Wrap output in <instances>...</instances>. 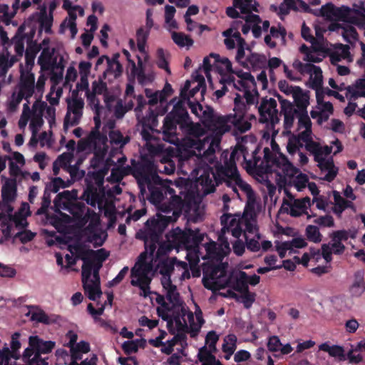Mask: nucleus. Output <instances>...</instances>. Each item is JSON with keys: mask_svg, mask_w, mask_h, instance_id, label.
Listing matches in <instances>:
<instances>
[{"mask_svg": "<svg viewBox=\"0 0 365 365\" xmlns=\"http://www.w3.org/2000/svg\"><path fill=\"white\" fill-rule=\"evenodd\" d=\"M364 291L365 284L363 274L361 272H356L354 274V282L350 288L351 295L354 297H360Z\"/></svg>", "mask_w": 365, "mask_h": 365, "instance_id": "a878e982", "label": "nucleus"}, {"mask_svg": "<svg viewBox=\"0 0 365 365\" xmlns=\"http://www.w3.org/2000/svg\"><path fill=\"white\" fill-rule=\"evenodd\" d=\"M145 266V263L143 262L139 264H136L135 267L131 269V277L137 278L135 281L143 282L151 279L147 274Z\"/></svg>", "mask_w": 365, "mask_h": 365, "instance_id": "f704fd0d", "label": "nucleus"}, {"mask_svg": "<svg viewBox=\"0 0 365 365\" xmlns=\"http://www.w3.org/2000/svg\"><path fill=\"white\" fill-rule=\"evenodd\" d=\"M319 349L327 352L330 356L339 358L341 361L346 359L344 349L341 346H330L328 342H325L319 346Z\"/></svg>", "mask_w": 365, "mask_h": 365, "instance_id": "b1692460", "label": "nucleus"}, {"mask_svg": "<svg viewBox=\"0 0 365 365\" xmlns=\"http://www.w3.org/2000/svg\"><path fill=\"white\" fill-rule=\"evenodd\" d=\"M176 260L177 259L173 257L168 258L160 262L158 264L159 273L162 276H171Z\"/></svg>", "mask_w": 365, "mask_h": 365, "instance_id": "72a5a7b5", "label": "nucleus"}, {"mask_svg": "<svg viewBox=\"0 0 365 365\" xmlns=\"http://www.w3.org/2000/svg\"><path fill=\"white\" fill-rule=\"evenodd\" d=\"M335 8L336 6L332 3H327L323 5L319 11L315 10V12L317 14V16L330 19L332 16H334Z\"/></svg>", "mask_w": 365, "mask_h": 365, "instance_id": "de8ad7c7", "label": "nucleus"}, {"mask_svg": "<svg viewBox=\"0 0 365 365\" xmlns=\"http://www.w3.org/2000/svg\"><path fill=\"white\" fill-rule=\"evenodd\" d=\"M190 119L185 101H178L164 118L162 128L164 140L172 142L173 139L171 138L176 137L178 134V126L182 131Z\"/></svg>", "mask_w": 365, "mask_h": 365, "instance_id": "20e7f679", "label": "nucleus"}, {"mask_svg": "<svg viewBox=\"0 0 365 365\" xmlns=\"http://www.w3.org/2000/svg\"><path fill=\"white\" fill-rule=\"evenodd\" d=\"M220 221L223 228L228 230L235 227L237 224L242 225V221H237L236 218L229 213H224L220 217Z\"/></svg>", "mask_w": 365, "mask_h": 365, "instance_id": "09e8293b", "label": "nucleus"}, {"mask_svg": "<svg viewBox=\"0 0 365 365\" xmlns=\"http://www.w3.org/2000/svg\"><path fill=\"white\" fill-rule=\"evenodd\" d=\"M314 161L318 163V167L322 171H327L323 179L329 182H332L339 172V168L335 166L333 158L324 159L322 155L316 156Z\"/></svg>", "mask_w": 365, "mask_h": 365, "instance_id": "4468645a", "label": "nucleus"}, {"mask_svg": "<svg viewBox=\"0 0 365 365\" xmlns=\"http://www.w3.org/2000/svg\"><path fill=\"white\" fill-rule=\"evenodd\" d=\"M284 105L282 104V109L281 113L284 115V126L285 129H290L294 121V115L298 114V111L294 108L293 104L291 102H284Z\"/></svg>", "mask_w": 365, "mask_h": 365, "instance_id": "a211bd4d", "label": "nucleus"}, {"mask_svg": "<svg viewBox=\"0 0 365 365\" xmlns=\"http://www.w3.org/2000/svg\"><path fill=\"white\" fill-rule=\"evenodd\" d=\"M227 263H219L218 264H209L203 267V284L206 288H209L205 282L206 278L215 279L220 275H223L226 272Z\"/></svg>", "mask_w": 365, "mask_h": 365, "instance_id": "dca6fc26", "label": "nucleus"}, {"mask_svg": "<svg viewBox=\"0 0 365 365\" xmlns=\"http://www.w3.org/2000/svg\"><path fill=\"white\" fill-rule=\"evenodd\" d=\"M83 287L85 294L88 299L92 301H96L100 298L102 294V291L100 284L90 283L89 282H83Z\"/></svg>", "mask_w": 365, "mask_h": 365, "instance_id": "cd10ccee", "label": "nucleus"}, {"mask_svg": "<svg viewBox=\"0 0 365 365\" xmlns=\"http://www.w3.org/2000/svg\"><path fill=\"white\" fill-rule=\"evenodd\" d=\"M247 68L249 66L254 70L262 69L266 66L267 58L263 54L252 53L247 57Z\"/></svg>", "mask_w": 365, "mask_h": 365, "instance_id": "393cba45", "label": "nucleus"}, {"mask_svg": "<svg viewBox=\"0 0 365 365\" xmlns=\"http://www.w3.org/2000/svg\"><path fill=\"white\" fill-rule=\"evenodd\" d=\"M53 205L56 212L63 210L72 215L76 225L80 227H85L94 218L93 213L97 214L93 210L86 207L84 202L78 200L76 190H64L58 193L53 200Z\"/></svg>", "mask_w": 365, "mask_h": 365, "instance_id": "f03ea898", "label": "nucleus"}, {"mask_svg": "<svg viewBox=\"0 0 365 365\" xmlns=\"http://www.w3.org/2000/svg\"><path fill=\"white\" fill-rule=\"evenodd\" d=\"M51 193L48 190V189H46L45 187V190L43 191V195L42 197V201L41 204V207L36 210V215H45L48 212V209L51 205Z\"/></svg>", "mask_w": 365, "mask_h": 365, "instance_id": "ea45409f", "label": "nucleus"}, {"mask_svg": "<svg viewBox=\"0 0 365 365\" xmlns=\"http://www.w3.org/2000/svg\"><path fill=\"white\" fill-rule=\"evenodd\" d=\"M83 197L88 205L95 207L97 203L98 196L96 190L88 187L83 192Z\"/></svg>", "mask_w": 365, "mask_h": 365, "instance_id": "603ef678", "label": "nucleus"}, {"mask_svg": "<svg viewBox=\"0 0 365 365\" xmlns=\"http://www.w3.org/2000/svg\"><path fill=\"white\" fill-rule=\"evenodd\" d=\"M109 138L111 144L119 146L120 148H123L130 140V136H124L123 133L118 130L110 131Z\"/></svg>", "mask_w": 365, "mask_h": 365, "instance_id": "c756f323", "label": "nucleus"}, {"mask_svg": "<svg viewBox=\"0 0 365 365\" xmlns=\"http://www.w3.org/2000/svg\"><path fill=\"white\" fill-rule=\"evenodd\" d=\"M55 48L45 47L38 58V64L41 66L42 71H49L51 65V59L53 57Z\"/></svg>", "mask_w": 365, "mask_h": 365, "instance_id": "aec40b11", "label": "nucleus"}, {"mask_svg": "<svg viewBox=\"0 0 365 365\" xmlns=\"http://www.w3.org/2000/svg\"><path fill=\"white\" fill-rule=\"evenodd\" d=\"M170 237L177 247L187 250H197L204 240V234L200 233L199 229L186 228L182 230L177 227L173 230Z\"/></svg>", "mask_w": 365, "mask_h": 365, "instance_id": "0eeeda50", "label": "nucleus"}, {"mask_svg": "<svg viewBox=\"0 0 365 365\" xmlns=\"http://www.w3.org/2000/svg\"><path fill=\"white\" fill-rule=\"evenodd\" d=\"M77 91L72 93L73 99L68 101V107L66 116L64 118L63 127L77 125L82 117L84 101L82 98H76Z\"/></svg>", "mask_w": 365, "mask_h": 365, "instance_id": "9d476101", "label": "nucleus"}, {"mask_svg": "<svg viewBox=\"0 0 365 365\" xmlns=\"http://www.w3.org/2000/svg\"><path fill=\"white\" fill-rule=\"evenodd\" d=\"M305 235L307 240L314 243H319L322 240V235L316 225H309L305 229Z\"/></svg>", "mask_w": 365, "mask_h": 365, "instance_id": "e433bc0d", "label": "nucleus"}, {"mask_svg": "<svg viewBox=\"0 0 365 365\" xmlns=\"http://www.w3.org/2000/svg\"><path fill=\"white\" fill-rule=\"evenodd\" d=\"M314 223L324 227H334V220L330 215L319 216L314 220Z\"/></svg>", "mask_w": 365, "mask_h": 365, "instance_id": "6e6d98bb", "label": "nucleus"}, {"mask_svg": "<svg viewBox=\"0 0 365 365\" xmlns=\"http://www.w3.org/2000/svg\"><path fill=\"white\" fill-rule=\"evenodd\" d=\"M73 249L76 257L83 262L81 273L82 283L89 282L94 267L91 258L96 257L97 254H101V261H103L107 258L108 254L106 253L104 249L94 251L91 249H86L82 245H76L73 247Z\"/></svg>", "mask_w": 365, "mask_h": 365, "instance_id": "6e6552de", "label": "nucleus"}, {"mask_svg": "<svg viewBox=\"0 0 365 365\" xmlns=\"http://www.w3.org/2000/svg\"><path fill=\"white\" fill-rule=\"evenodd\" d=\"M172 39L175 44L181 48L185 46L190 47L194 43V41L190 36L182 32L173 31L172 33Z\"/></svg>", "mask_w": 365, "mask_h": 365, "instance_id": "7c9ffc66", "label": "nucleus"}, {"mask_svg": "<svg viewBox=\"0 0 365 365\" xmlns=\"http://www.w3.org/2000/svg\"><path fill=\"white\" fill-rule=\"evenodd\" d=\"M237 337L235 334L227 335L225 339L222 346L223 352L234 353L236 348Z\"/></svg>", "mask_w": 365, "mask_h": 365, "instance_id": "79ce46f5", "label": "nucleus"}, {"mask_svg": "<svg viewBox=\"0 0 365 365\" xmlns=\"http://www.w3.org/2000/svg\"><path fill=\"white\" fill-rule=\"evenodd\" d=\"M298 124L301 128H304L307 130H309L312 128V122L309 117L307 115V110L298 113Z\"/></svg>", "mask_w": 365, "mask_h": 365, "instance_id": "338daca9", "label": "nucleus"}, {"mask_svg": "<svg viewBox=\"0 0 365 365\" xmlns=\"http://www.w3.org/2000/svg\"><path fill=\"white\" fill-rule=\"evenodd\" d=\"M277 101L274 98H264L262 99L258 111L259 113V121L261 123H271L274 125L279 122L277 116Z\"/></svg>", "mask_w": 365, "mask_h": 365, "instance_id": "9b49d317", "label": "nucleus"}, {"mask_svg": "<svg viewBox=\"0 0 365 365\" xmlns=\"http://www.w3.org/2000/svg\"><path fill=\"white\" fill-rule=\"evenodd\" d=\"M333 196L335 205L332 208V211L339 217H341L342 212L346 209L352 208L354 207L353 202L342 197L338 191H334Z\"/></svg>", "mask_w": 365, "mask_h": 365, "instance_id": "6ab92c4d", "label": "nucleus"}, {"mask_svg": "<svg viewBox=\"0 0 365 365\" xmlns=\"http://www.w3.org/2000/svg\"><path fill=\"white\" fill-rule=\"evenodd\" d=\"M252 0H233L235 7L239 9L242 14H247L251 11Z\"/></svg>", "mask_w": 365, "mask_h": 365, "instance_id": "e2e57ef3", "label": "nucleus"}, {"mask_svg": "<svg viewBox=\"0 0 365 365\" xmlns=\"http://www.w3.org/2000/svg\"><path fill=\"white\" fill-rule=\"evenodd\" d=\"M146 188L150 192L149 200L154 203H160L164 199V195H166L167 191L170 193H174L175 190L173 188L169 187L163 184V181L161 179L160 183H155L154 182H149L148 184H145V190Z\"/></svg>", "mask_w": 365, "mask_h": 365, "instance_id": "ddd939ff", "label": "nucleus"}, {"mask_svg": "<svg viewBox=\"0 0 365 365\" xmlns=\"http://www.w3.org/2000/svg\"><path fill=\"white\" fill-rule=\"evenodd\" d=\"M212 352L214 351L207 349L206 346H202L199 349L197 353L198 360L202 362V364L210 360H214L216 357Z\"/></svg>", "mask_w": 365, "mask_h": 365, "instance_id": "5fc2aeb1", "label": "nucleus"}, {"mask_svg": "<svg viewBox=\"0 0 365 365\" xmlns=\"http://www.w3.org/2000/svg\"><path fill=\"white\" fill-rule=\"evenodd\" d=\"M157 173H161L166 175H171L175 170V166L170 160L163 158L158 165H155Z\"/></svg>", "mask_w": 365, "mask_h": 365, "instance_id": "4c0bfd02", "label": "nucleus"}, {"mask_svg": "<svg viewBox=\"0 0 365 365\" xmlns=\"http://www.w3.org/2000/svg\"><path fill=\"white\" fill-rule=\"evenodd\" d=\"M182 132L195 138H199L204 133L201 125L199 123H194L191 119Z\"/></svg>", "mask_w": 365, "mask_h": 365, "instance_id": "58836bf2", "label": "nucleus"}, {"mask_svg": "<svg viewBox=\"0 0 365 365\" xmlns=\"http://www.w3.org/2000/svg\"><path fill=\"white\" fill-rule=\"evenodd\" d=\"M250 89L248 88L244 91V98L246 100V103L243 101L240 95L237 94L234 99V113L217 118V123L222 133L230 131L232 126L240 133H245L251 128V123L245 119V116L247 106L255 103V99L258 97L259 93L255 90V93L253 94L251 93Z\"/></svg>", "mask_w": 365, "mask_h": 365, "instance_id": "f257e3e1", "label": "nucleus"}, {"mask_svg": "<svg viewBox=\"0 0 365 365\" xmlns=\"http://www.w3.org/2000/svg\"><path fill=\"white\" fill-rule=\"evenodd\" d=\"M248 274L243 271H240L238 277L236 278L233 284V289L240 293H243L249 290L248 287Z\"/></svg>", "mask_w": 365, "mask_h": 365, "instance_id": "473e14b6", "label": "nucleus"}, {"mask_svg": "<svg viewBox=\"0 0 365 365\" xmlns=\"http://www.w3.org/2000/svg\"><path fill=\"white\" fill-rule=\"evenodd\" d=\"M103 80L105 79L102 76L99 77L98 81H94L92 83L93 93H96V95H104V93L108 92L106 83L103 82Z\"/></svg>", "mask_w": 365, "mask_h": 365, "instance_id": "864d4df0", "label": "nucleus"}, {"mask_svg": "<svg viewBox=\"0 0 365 365\" xmlns=\"http://www.w3.org/2000/svg\"><path fill=\"white\" fill-rule=\"evenodd\" d=\"M16 196V185L15 182H7L1 189V197L4 202L14 201Z\"/></svg>", "mask_w": 365, "mask_h": 365, "instance_id": "bb28decb", "label": "nucleus"}, {"mask_svg": "<svg viewBox=\"0 0 365 365\" xmlns=\"http://www.w3.org/2000/svg\"><path fill=\"white\" fill-rule=\"evenodd\" d=\"M69 184L66 183L61 178H54L51 182L46 185V188L51 192L56 193L60 188L68 187Z\"/></svg>", "mask_w": 365, "mask_h": 365, "instance_id": "37998d69", "label": "nucleus"}, {"mask_svg": "<svg viewBox=\"0 0 365 365\" xmlns=\"http://www.w3.org/2000/svg\"><path fill=\"white\" fill-rule=\"evenodd\" d=\"M132 63V69L131 73L134 76L137 77L138 81L140 85H146V74L145 73V70L143 66L142 60L140 57H138V66H135L134 61H131Z\"/></svg>", "mask_w": 365, "mask_h": 365, "instance_id": "2f4dec72", "label": "nucleus"}, {"mask_svg": "<svg viewBox=\"0 0 365 365\" xmlns=\"http://www.w3.org/2000/svg\"><path fill=\"white\" fill-rule=\"evenodd\" d=\"M197 85L189 91V99L190 98H193L195 96V94L197 93L200 91H201L202 96H203L204 93L206 92V85L204 77L202 76H198L197 77Z\"/></svg>", "mask_w": 365, "mask_h": 365, "instance_id": "49530a36", "label": "nucleus"}, {"mask_svg": "<svg viewBox=\"0 0 365 365\" xmlns=\"http://www.w3.org/2000/svg\"><path fill=\"white\" fill-rule=\"evenodd\" d=\"M241 294L242 295L240 297L241 298L240 302L243 304L245 308H250L255 300V294L250 292L249 290Z\"/></svg>", "mask_w": 365, "mask_h": 365, "instance_id": "69168bd1", "label": "nucleus"}, {"mask_svg": "<svg viewBox=\"0 0 365 365\" xmlns=\"http://www.w3.org/2000/svg\"><path fill=\"white\" fill-rule=\"evenodd\" d=\"M157 61L156 64L158 68L164 69L168 74L171 73V71L169 68V63L168 58L169 56L168 53H165L164 49L162 48H158L156 52Z\"/></svg>", "mask_w": 365, "mask_h": 365, "instance_id": "c9c22d12", "label": "nucleus"}, {"mask_svg": "<svg viewBox=\"0 0 365 365\" xmlns=\"http://www.w3.org/2000/svg\"><path fill=\"white\" fill-rule=\"evenodd\" d=\"M133 175L135 178L140 192H145V184L149 182L160 183L161 178L157 174L153 160L148 156H142L140 161L133 163Z\"/></svg>", "mask_w": 365, "mask_h": 365, "instance_id": "39448f33", "label": "nucleus"}, {"mask_svg": "<svg viewBox=\"0 0 365 365\" xmlns=\"http://www.w3.org/2000/svg\"><path fill=\"white\" fill-rule=\"evenodd\" d=\"M90 138H92L94 150L98 148L106 149L104 146L108 141L107 136L101 133L97 128H93L90 132Z\"/></svg>", "mask_w": 365, "mask_h": 365, "instance_id": "c85d7f7f", "label": "nucleus"}, {"mask_svg": "<svg viewBox=\"0 0 365 365\" xmlns=\"http://www.w3.org/2000/svg\"><path fill=\"white\" fill-rule=\"evenodd\" d=\"M292 96L298 109L302 112L307 110L309 105V96L299 86H295V91Z\"/></svg>", "mask_w": 365, "mask_h": 365, "instance_id": "4be33fe9", "label": "nucleus"}, {"mask_svg": "<svg viewBox=\"0 0 365 365\" xmlns=\"http://www.w3.org/2000/svg\"><path fill=\"white\" fill-rule=\"evenodd\" d=\"M219 339V336L215 331H209L205 337V344L211 351H216V344Z\"/></svg>", "mask_w": 365, "mask_h": 365, "instance_id": "052dcab7", "label": "nucleus"}, {"mask_svg": "<svg viewBox=\"0 0 365 365\" xmlns=\"http://www.w3.org/2000/svg\"><path fill=\"white\" fill-rule=\"evenodd\" d=\"M35 236L36 233L31 232L29 230H25L24 231L17 232L15 235V237L19 238L21 243L26 244L33 240Z\"/></svg>", "mask_w": 365, "mask_h": 365, "instance_id": "774afa93", "label": "nucleus"}, {"mask_svg": "<svg viewBox=\"0 0 365 365\" xmlns=\"http://www.w3.org/2000/svg\"><path fill=\"white\" fill-rule=\"evenodd\" d=\"M24 214H21V212H15L14 215H9V220L14 222L16 227H21L23 228L26 227L28 225V222L26 221V217Z\"/></svg>", "mask_w": 365, "mask_h": 365, "instance_id": "bf43d9fd", "label": "nucleus"}, {"mask_svg": "<svg viewBox=\"0 0 365 365\" xmlns=\"http://www.w3.org/2000/svg\"><path fill=\"white\" fill-rule=\"evenodd\" d=\"M351 16L349 19V24L356 26L359 29L364 30L365 36V6L363 2L359 6L354 5L351 9Z\"/></svg>", "mask_w": 365, "mask_h": 365, "instance_id": "2eb2a0df", "label": "nucleus"}, {"mask_svg": "<svg viewBox=\"0 0 365 365\" xmlns=\"http://www.w3.org/2000/svg\"><path fill=\"white\" fill-rule=\"evenodd\" d=\"M305 148L307 151L312 153L314 158L316 156L319 157L322 155V148L318 143L314 142V140L307 142L305 145Z\"/></svg>", "mask_w": 365, "mask_h": 365, "instance_id": "0e129e2a", "label": "nucleus"}, {"mask_svg": "<svg viewBox=\"0 0 365 365\" xmlns=\"http://www.w3.org/2000/svg\"><path fill=\"white\" fill-rule=\"evenodd\" d=\"M123 73V66L121 63H113L107 62V68L103 73V78L111 81L113 79L118 78Z\"/></svg>", "mask_w": 365, "mask_h": 365, "instance_id": "5701e85b", "label": "nucleus"}, {"mask_svg": "<svg viewBox=\"0 0 365 365\" xmlns=\"http://www.w3.org/2000/svg\"><path fill=\"white\" fill-rule=\"evenodd\" d=\"M166 297L168 300L173 304V307H176L180 304V294L177 291V287L173 286L172 288L166 290Z\"/></svg>", "mask_w": 365, "mask_h": 365, "instance_id": "13d9d810", "label": "nucleus"}, {"mask_svg": "<svg viewBox=\"0 0 365 365\" xmlns=\"http://www.w3.org/2000/svg\"><path fill=\"white\" fill-rule=\"evenodd\" d=\"M41 45L36 41H31L28 43L26 50L25 51V61L27 66H33L36 54L41 51Z\"/></svg>", "mask_w": 365, "mask_h": 365, "instance_id": "412c9836", "label": "nucleus"}, {"mask_svg": "<svg viewBox=\"0 0 365 365\" xmlns=\"http://www.w3.org/2000/svg\"><path fill=\"white\" fill-rule=\"evenodd\" d=\"M341 35L346 42H350L349 38L356 40L358 38V33L356 29L351 25H344Z\"/></svg>", "mask_w": 365, "mask_h": 365, "instance_id": "4d7b16f0", "label": "nucleus"}, {"mask_svg": "<svg viewBox=\"0 0 365 365\" xmlns=\"http://www.w3.org/2000/svg\"><path fill=\"white\" fill-rule=\"evenodd\" d=\"M106 151V149L98 148L96 150H93L94 155L90 161L91 167L94 169L98 168L100 165L103 163Z\"/></svg>", "mask_w": 365, "mask_h": 365, "instance_id": "a19ab883", "label": "nucleus"}, {"mask_svg": "<svg viewBox=\"0 0 365 365\" xmlns=\"http://www.w3.org/2000/svg\"><path fill=\"white\" fill-rule=\"evenodd\" d=\"M86 97L87 101L88 103L93 106V108L95 110V113L98 115V113H100L101 110L103 109V107L100 104L99 99L96 97V94L94 93H91L90 91L86 92Z\"/></svg>", "mask_w": 365, "mask_h": 365, "instance_id": "680f3d73", "label": "nucleus"}, {"mask_svg": "<svg viewBox=\"0 0 365 365\" xmlns=\"http://www.w3.org/2000/svg\"><path fill=\"white\" fill-rule=\"evenodd\" d=\"M55 346V342L43 341L38 336H31L29 339V346L24 351V358L28 360L29 357L38 363V361H46L41 357V354L51 352Z\"/></svg>", "mask_w": 365, "mask_h": 365, "instance_id": "1a4fd4ad", "label": "nucleus"}, {"mask_svg": "<svg viewBox=\"0 0 365 365\" xmlns=\"http://www.w3.org/2000/svg\"><path fill=\"white\" fill-rule=\"evenodd\" d=\"M94 218L88 222L85 227L84 234L86 237V242L92 243L95 247H101L104 243V239L101 237V233L98 232V227L100 224V217L98 214H93Z\"/></svg>", "mask_w": 365, "mask_h": 365, "instance_id": "f8f14e48", "label": "nucleus"}, {"mask_svg": "<svg viewBox=\"0 0 365 365\" xmlns=\"http://www.w3.org/2000/svg\"><path fill=\"white\" fill-rule=\"evenodd\" d=\"M213 175L217 185L224 182L227 187H232L235 192H237L235 185L240 186L245 191L252 190L250 185L244 184L235 162H226L225 165L217 166Z\"/></svg>", "mask_w": 365, "mask_h": 365, "instance_id": "423d86ee", "label": "nucleus"}, {"mask_svg": "<svg viewBox=\"0 0 365 365\" xmlns=\"http://www.w3.org/2000/svg\"><path fill=\"white\" fill-rule=\"evenodd\" d=\"M351 9L348 6H341L335 8L334 17L349 23V17L351 16Z\"/></svg>", "mask_w": 365, "mask_h": 365, "instance_id": "3c124183", "label": "nucleus"}, {"mask_svg": "<svg viewBox=\"0 0 365 365\" xmlns=\"http://www.w3.org/2000/svg\"><path fill=\"white\" fill-rule=\"evenodd\" d=\"M173 221L171 216L157 215V218L153 217L147 220L145 229L138 232L136 237L144 241L146 252L153 255L159 245L166 227Z\"/></svg>", "mask_w": 365, "mask_h": 365, "instance_id": "7ed1b4c3", "label": "nucleus"}, {"mask_svg": "<svg viewBox=\"0 0 365 365\" xmlns=\"http://www.w3.org/2000/svg\"><path fill=\"white\" fill-rule=\"evenodd\" d=\"M151 279L145 280L143 282L140 281H135L134 279H132L130 281V284L132 286L138 287L140 288V289L142 291L140 293V296H143V297H147L150 294V284Z\"/></svg>", "mask_w": 365, "mask_h": 365, "instance_id": "8fccbe9b", "label": "nucleus"}, {"mask_svg": "<svg viewBox=\"0 0 365 365\" xmlns=\"http://www.w3.org/2000/svg\"><path fill=\"white\" fill-rule=\"evenodd\" d=\"M76 150L78 153H81L87 150H93L94 145L92 138H90V133L87 137L81 139L77 144Z\"/></svg>", "mask_w": 365, "mask_h": 365, "instance_id": "a18cd8bd", "label": "nucleus"}, {"mask_svg": "<svg viewBox=\"0 0 365 365\" xmlns=\"http://www.w3.org/2000/svg\"><path fill=\"white\" fill-rule=\"evenodd\" d=\"M16 12L17 11L13 10L11 13H9L8 5L0 4V22H3L6 25H9Z\"/></svg>", "mask_w": 365, "mask_h": 365, "instance_id": "c03bdc74", "label": "nucleus"}, {"mask_svg": "<svg viewBox=\"0 0 365 365\" xmlns=\"http://www.w3.org/2000/svg\"><path fill=\"white\" fill-rule=\"evenodd\" d=\"M36 15L38 16V22L40 24V29H43L46 34H51L52 24H53V14H47V9L45 5H43L40 8L39 12H35Z\"/></svg>", "mask_w": 365, "mask_h": 365, "instance_id": "f3484780", "label": "nucleus"}]
</instances>
